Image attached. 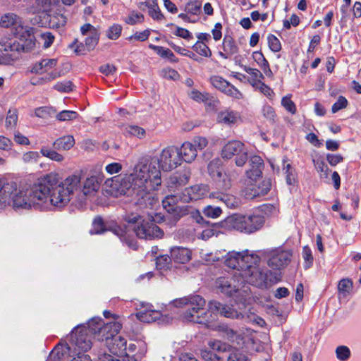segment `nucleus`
<instances>
[{
    "mask_svg": "<svg viewBox=\"0 0 361 361\" xmlns=\"http://www.w3.org/2000/svg\"><path fill=\"white\" fill-rule=\"evenodd\" d=\"M290 259V252L283 250H275L272 252L268 260V265L274 269L280 270L288 264Z\"/></svg>",
    "mask_w": 361,
    "mask_h": 361,
    "instance_id": "nucleus-19",
    "label": "nucleus"
},
{
    "mask_svg": "<svg viewBox=\"0 0 361 361\" xmlns=\"http://www.w3.org/2000/svg\"><path fill=\"white\" fill-rule=\"evenodd\" d=\"M129 176L132 197L136 200V204L145 206L151 204V191L157 190L161 183V172L156 164L147 159H142Z\"/></svg>",
    "mask_w": 361,
    "mask_h": 361,
    "instance_id": "nucleus-3",
    "label": "nucleus"
},
{
    "mask_svg": "<svg viewBox=\"0 0 361 361\" xmlns=\"http://www.w3.org/2000/svg\"><path fill=\"white\" fill-rule=\"evenodd\" d=\"M260 258L255 254H248V251L243 252H229L226 255L224 263L233 269H238L243 273L249 264L259 263Z\"/></svg>",
    "mask_w": 361,
    "mask_h": 361,
    "instance_id": "nucleus-11",
    "label": "nucleus"
},
{
    "mask_svg": "<svg viewBox=\"0 0 361 361\" xmlns=\"http://www.w3.org/2000/svg\"><path fill=\"white\" fill-rule=\"evenodd\" d=\"M149 218L140 221V224L135 225L133 231L137 238L145 240H153L155 238H161L164 236L162 230H157V234L148 233Z\"/></svg>",
    "mask_w": 361,
    "mask_h": 361,
    "instance_id": "nucleus-22",
    "label": "nucleus"
},
{
    "mask_svg": "<svg viewBox=\"0 0 361 361\" xmlns=\"http://www.w3.org/2000/svg\"><path fill=\"white\" fill-rule=\"evenodd\" d=\"M286 175V182L289 185H293L296 183V173L295 170L292 167L290 164H287L284 167Z\"/></svg>",
    "mask_w": 361,
    "mask_h": 361,
    "instance_id": "nucleus-45",
    "label": "nucleus"
},
{
    "mask_svg": "<svg viewBox=\"0 0 361 361\" xmlns=\"http://www.w3.org/2000/svg\"><path fill=\"white\" fill-rule=\"evenodd\" d=\"M18 121V111L16 109H11L8 110L6 118V128H13Z\"/></svg>",
    "mask_w": 361,
    "mask_h": 361,
    "instance_id": "nucleus-49",
    "label": "nucleus"
},
{
    "mask_svg": "<svg viewBox=\"0 0 361 361\" xmlns=\"http://www.w3.org/2000/svg\"><path fill=\"white\" fill-rule=\"evenodd\" d=\"M291 95H286L281 99V105L286 109L287 111L291 114H295L297 111V108L295 103L291 100Z\"/></svg>",
    "mask_w": 361,
    "mask_h": 361,
    "instance_id": "nucleus-51",
    "label": "nucleus"
},
{
    "mask_svg": "<svg viewBox=\"0 0 361 361\" xmlns=\"http://www.w3.org/2000/svg\"><path fill=\"white\" fill-rule=\"evenodd\" d=\"M258 264H249L243 273H241L248 283L259 288H267L269 284L275 283L279 280L276 272L261 269Z\"/></svg>",
    "mask_w": 361,
    "mask_h": 361,
    "instance_id": "nucleus-7",
    "label": "nucleus"
},
{
    "mask_svg": "<svg viewBox=\"0 0 361 361\" xmlns=\"http://www.w3.org/2000/svg\"><path fill=\"white\" fill-rule=\"evenodd\" d=\"M192 49L204 57H210L212 56V51L209 47L204 42L197 41L193 46Z\"/></svg>",
    "mask_w": 361,
    "mask_h": 361,
    "instance_id": "nucleus-42",
    "label": "nucleus"
},
{
    "mask_svg": "<svg viewBox=\"0 0 361 361\" xmlns=\"http://www.w3.org/2000/svg\"><path fill=\"white\" fill-rule=\"evenodd\" d=\"M148 47L150 49L154 50L160 57L167 59L171 63L178 62V59L171 49L152 44H149Z\"/></svg>",
    "mask_w": 361,
    "mask_h": 361,
    "instance_id": "nucleus-32",
    "label": "nucleus"
},
{
    "mask_svg": "<svg viewBox=\"0 0 361 361\" xmlns=\"http://www.w3.org/2000/svg\"><path fill=\"white\" fill-rule=\"evenodd\" d=\"M207 186L204 185H195L189 188H185L183 193V202L197 201L204 198L207 195Z\"/></svg>",
    "mask_w": 361,
    "mask_h": 361,
    "instance_id": "nucleus-23",
    "label": "nucleus"
},
{
    "mask_svg": "<svg viewBox=\"0 0 361 361\" xmlns=\"http://www.w3.org/2000/svg\"><path fill=\"white\" fill-rule=\"evenodd\" d=\"M302 256L304 259V268L307 269L313 264V255L310 247L308 245L304 246L302 248Z\"/></svg>",
    "mask_w": 361,
    "mask_h": 361,
    "instance_id": "nucleus-44",
    "label": "nucleus"
},
{
    "mask_svg": "<svg viewBox=\"0 0 361 361\" xmlns=\"http://www.w3.org/2000/svg\"><path fill=\"white\" fill-rule=\"evenodd\" d=\"M249 164L250 169L247 171V176L252 180H256L262 174V171L264 168V161L261 157L254 155L250 158Z\"/></svg>",
    "mask_w": 361,
    "mask_h": 361,
    "instance_id": "nucleus-24",
    "label": "nucleus"
},
{
    "mask_svg": "<svg viewBox=\"0 0 361 361\" xmlns=\"http://www.w3.org/2000/svg\"><path fill=\"white\" fill-rule=\"evenodd\" d=\"M209 308L215 310L216 317L218 314L228 318H238L240 314L228 305H223L217 301H211Z\"/></svg>",
    "mask_w": 361,
    "mask_h": 361,
    "instance_id": "nucleus-26",
    "label": "nucleus"
},
{
    "mask_svg": "<svg viewBox=\"0 0 361 361\" xmlns=\"http://www.w3.org/2000/svg\"><path fill=\"white\" fill-rule=\"evenodd\" d=\"M57 64L55 59H44L33 64L31 72L36 74H42L54 68Z\"/></svg>",
    "mask_w": 361,
    "mask_h": 361,
    "instance_id": "nucleus-30",
    "label": "nucleus"
},
{
    "mask_svg": "<svg viewBox=\"0 0 361 361\" xmlns=\"http://www.w3.org/2000/svg\"><path fill=\"white\" fill-rule=\"evenodd\" d=\"M228 361H248V359L244 353L236 350L230 354Z\"/></svg>",
    "mask_w": 361,
    "mask_h": 361,
    "instance_id": "nucleus-63",
    "label": "nucleus"
},
{
    "mask_svg": "<svg viewBox=\"0 0 361 361\" xmlns=\"http://www.w3.org/2000/svg\"><path fill=\"white\" fill-rule=\"evenodd\" d=\"M212 85L228 96L235 99H241L243 94L233 85L219 75H213L210 78Z\"/></svg>",
    "mask_w": 361,
    "mask_h": 361,
    "instance_id": "nucleus-16",
    "label": "nucleus"
},
{
    "mask_svg": "<svg viewBox=\"0 0 361 361\" xmlns=\"http://www.w3.org/2000/svg\"><path fill=\"white\" fill-rule=\"evenodd\" d=\"M31 201L27 189L25 190H18L16 188L11 195L8 206H12L15 210L21 209H29L33 208Z\"/></svg>",
    "mask_w": 361,
    "mask_h": 361,
    "instance_id": "nucleus-17",
    "label": "nucleus"
},
{
    "mask_svg": "<svg viewBox=\"0 0 361 361\" xmlns=\"http://www.w3.org/2000/svg\"><path fill=\"white\" fill-rule=\"evenodd\" d=\"M19 17L14 13H6L1 18L0 25L13 27L16 39L0 42V64H8L18 58L19 54L28 52L35 47L34 28L19 23Z\"/></svg>",
    "mask_w": 361,
    "mask_h": 361,
    "instance_id": "nucleus-2",
    "label": "nucleus"
},
{
    "mask_svg": "<svg viewBox=\"0 0 361 361\" xmlns=\"http://www.w3.org/2000/svg\"><path fill=\"white\" fill-rule=\"evenodd\" d=\"M207 171L219 188L226 190L231 188V180L225 172L223 162L219 158L214 159L209 163Z\"/></svg>",
    "mask_w": 361,
    "mask_h": 361,
    "instance_id": "nucleus-12",
    "label": "nucleus"
},
{
    "mask_svg": "<svg viewBox=\"0 0 361 361\" xmlns=\"http://www.w3.org/2000/svg\"><path fill=\"white\" fill-rule=\"evenodd\" d=\"M268 45L273 52H279L281 49V44L279 39L273 34L267 37Z\"/></svg>",
    "mask_w": 361,
    "mask_h": 361,
    "instance_id": "nucleus-52",
    "label": "nucleus"
},
{
    "mask_svg": "<svg viewBox=\"0 0 361 361\" xmlns=\"http://www.w3.org/2000/svg\"><path fill=\"white\" fill-rule=\"evenodd\" d=\"M240 118V114L234 110L226 109L217 113L216 121L219 123L231 126Z\"/></svg>",
    "mask_w": 361,
    "mask_h": 361,
    "instance_id": "nucleus-25",
    "label": "nucleus"
},
{
    "mask_svg": "<svg viewBox=\"0 0 361 361\" xmlns=\"http://www.w3.org/2000/svg\"><path fill=\"white\" fill-rule=\"evenodd\" d=\"M109 186L116 195L132 196V185L129 175L114 176L111 178Z\"/></svg>",
    "mask_w": 361,
    "mask_h": 361,
    "instance_id": "nucleus-18",
    "label": "nucleus"
},
{
    "mask_svg": "<svg viewBox=\"0 0 361 361\" xmlns=\"http://www.w3.org/2000/svg\"><path fill=\"white\" fill-rule=\"evenodd\" d=\"M216 287L223 293L231 295L233 292L236 291V288L232 285L231 280L226 277H219L216 281Z\"/></svg>",
    "mask_w": 361,
    "mask_h": 361,
    "instance_id": "nucleus-34",
    "label": "nucleus"
},
{
    "mask_svg": "<svg viewBox=\"0 0 361 361\" xmlns=\"http://www.w3.org/2000/svg\"><path fill=\"white\" fill-rule=\"evenodd\" d=\"M80 180L81 178L79 175L74 174L67 177L59 183L56 178L53 201L59 205V208L66 206L70 202L74 192L80 188Z\"/></svg>",
    "mask_w": 361,
    "mask_h": 361,
    "instance_id": "nucleus-8",
    "label": "nucleus"
},
{
    "mask_svg": "<svg viewBox=\"0 0 361 361\" xmlns=\"http://www.w3.org/2000/svg\"><path fill=\"white\" fill-rule=\"evenodd\" d=\"M271 180L270 178H264L254 188V197L264 196L271 190Z\"/></svg>",
    "mask_w": 361,
    "mask_h": 361,
    "instance_id": "nucleus-37",
    "label": "nucleus"
},
{
    "mask_svg": "<svg viewBox=\"0 0 361 361\" xmlns=\"http://www.w3.org/2000/svg\"><path fill=\"white\" fill-rule=\"evenodd\" d=\"M183 193L169 195L162 200L164 209L170 214L173 215L175 221H178L181 216V208L177 204L178 201L183 202Z\"/></svg>",
    "mask_w": 361,
    "mask_h": 361,
    "instance_id": "nucleus-15",
    "label": "nucleus"
},
{
    "mask_svg": "<svg viewBox=\"0 0 361 361\" xmlns=\"http://www.w3.org/2000/svg\"><path fill=\"white\" fill-rule=\"evenodd\" d=\"M170 254L171 259L180 264L187 263L191 258L190 250L183 247H172Z\"/></svg>",
    "mask_w": 361,
    "mask_h": 361,
    "instance_id": "nucleus-29",
    "label": "nucleus"
},
{
    "mask_svg": "<svg viewBox=\"0 0 361 361\" xmlns=\"http://www.w3.org/2000/svg\"><path fill=\"white\" fill-rule=\"evenodd\" d=\"M78 114L74 111L63 110L56 115V118L61 121H71L75 119Z\"/></svg>",
    "mask_w": 361,
    "mask_h": 361,
    "instance_id": "nucleus-55",
    "label": "nucleus"
},
{
    "mask_svg": "<svg viewBox=\"0 0 361 361\" xmlns=\"http://www.w3.org/2000/svg\"><path fill=\"white\" fill-rule=\"evenodd\" d=\"M196 221L197 224H201L202 226H212V229H205L203 231L202 234L204 236L210 237L215 234V228L219 227L218 224L210 223L209 221L205 220L203 216L200 214H198L196 218Z\"/></svg>",
    "mask_w": 361,
    "mask_h": 361,
    "instance_id": "nucleus-40",
    "label": "nucleus"
},
{
    "mask_svg": "<svg viewBox=\"0 0 361 361\" xmlns=\"http://www.w3.org/2000/svg\"><path fill=\"white\" fill-rule=\"evenodd\" d=\"M108 231H112L115 235L118 236L122 241H124L126 243V227L123 228L120 226L115 225L112 227H109Z\"/></svg>",
    "mask_w": 361,
    "mask_h": 361,
    "instance_id": "nucleus-59",
    "label": "nucleus"
},
{
    "mask_svg": "<svg viewBox=\"0 0 361 361\" xmlns=\"http://www.w3.org/2000/svg\"><path fill=\"white\" fill-rule=\"evenodd\" d=\"M114 328L111 329L109 334H106L103 338H98V344H96V347H99V349H104L106 347L109 352L114 355L118 357H129L127 353V341L125 338L117 335L118 332H114Z\"/></svg>",
    "mask_w": 361,
    "mask_h": 361,
    "instance_id": "nucleus-9",
    "label": "nucleus"
},
{
    "mask_svg": "<svg viewBox=\"0 0 361 361\" xmlns=\"http://www.w3.org/2000/svg\"><path fill=\"white\" fill-rule=\"evenodd\" d=\"M104 180V175L100 171H94L84 182L82 191L85 195L97 192Z\"/></svg>",
    "mask_w": 361,
    "mask_h": 361,
    "instance_id": "nucleus-20",
    "label": "nucleus"
},
{
    "mask_svg": "<svg viewBox=\"0 0 361 361\" xmlns=\"http://www.w3.org/2000/svg\"><path fill=\"white\" fill-rule=\"evenodd\" d=\"M159 166H157L164 171H170L181 164V158L178 155V147L169 146L161 151L157 159Z\"/></svg>",
    "mask_w": 361,
    "mask_h": 361,
    "instance_id": "nucleus-13",
    "label": "nucleus"
},
{
    "mask_svg": "<svg viewBox=\"0 0 361 361\" xmlns=\"http://www.w3.org/2000/svg\"><path fill=\"white\" fill-rule=\"evenodd\" d=\"M137 318L142 322L150 323L155 321L159 316V312L155 310H147L139 311L136 314Z\"/></svg>",
    "mask_w": 361,
    "mask_h": 361,
    "instance_id": "nucleus-36",
    "label": "nucleus"
},
{
    "mask_svg": "<svg viewBox=\"0 0 361 361\" xmlns=\"http://www.w3.org/2000/svg\"><path fill=\"white\" fill-rule=\"evenodd\" d=\"M223 50L224 51L219 52V55L225 59H228L231 56L238 52V47L232 37L229 35L224 37L223 40Z\"/></svg>",
    "mask_w": 361,
    "mask_h": 361,
    "instance_id": "nucleus-28",
    "label": "nucleus"
},
{
    "mask_svg": "<svg viewBox=\"0 0 361 361\" xmlns=\"http://www.w3.org/2000/svg\"><path fill=\"white\" fill-rule=\"evenodd\" d=\"M164 220V216H161L159 214H156V219L153 216L149 217V228L148 233L150 234L154 233L157 234L158 231L157 230H161L155 223H160Z\"/></svg>",
    "mask_w": 361,
    "mask_h": 361,
    "instance_id": "nucleus-50",
    "label": "nucleus"
},
{
    "mask_svg": "<svg viewBox=\"0 0 361 361\" xmlns=\"http://www.w3.org/2000/svg\"><path fill=\"white\" fill-rule=\"evenodd\" d=\"M144 219L142 216L137 214H127L125 217V221L128 224V227L133 230L135 225L140 224V221Z\"/></svg>",
    "mask_w": 361,
    "mask_h": 361,
    "instance_id": "nucleus-56",
    "label": "nucleus"
},
{
    "mask_svg": "<svg viewBox=\"0 0 361 361\" xmlns=\"http://www.w3.org/2000/svg\"><path fill=\"white\" fill-rule=\"evenodd\" d=\"M210 198L217 199L222 202L228 208H235L238 206V202L236 198L230 194L224 192H212L209 195Z\"/></svg>",
    "mask_w": 361,
    "mask_h": 361,
    "instance_id": "nucleus-31",
    "label": "nucleus"
},
{
    "mask_svg": "<svg viewBox=\"0 0 361 361\" xmlns=\"http://www.w3.org/2000/svg\"><path fill=\"white\" fill-rule=\"evenodd\" d=\"M202 2L198 0L190 1L185 5V11L188 13L198 15L201 12Z\"/></svg>",
    "mask_w": 361,
    "mask_h": 361,
    "instance_id": "nucleus-47",
    "label": "nucleus"
},
{
    "mask_svg": "<svg viewBox=\"0 0 361 361\" xmlns=\"http://www.w3.org/2000/svg\"><path fill=\"white\" fill-rule=\"evenodd\" d=\"M221 212L222 211L219 207H214L212 206H207L203 209V214H204V216L213 219L219 217L221 215Z\"/></svg>",
    "mask_w": 361,
    "mask_h": 361,
    "instance_id": "nucleus-58",
    "label": "nucleus"
},
{
    "mask_svg": "<svg viewBox=\"0 0 361 361\" xmlns=\"http://www.w3.org/2000/svg\"><path fill=\"white\" fill-rule=\"evenodd\" d=\"M150 35V31L149 30H145L142 32H136L133 35L128 37L127 38L128 40H132L133 39L140 41L144 42L146 41Z\"/></svg>",
    "mask_w": 361,
    "mask_h": 361,
    "instance_id": "nucleus-61",
    "label": "nucleus"
},
{
    "mask_svg": "<svg viewBox=\"0 0 361 361\" xmlns=\"http://www.w3.org/2000/svg\"><path fill=\"white\" fill-rule=\"evenodd\" d=\"M178 155L181 158V161L187 163L192 162L197 155V148L190 142H185L180 148H178Z\"/></svg>",
    "mask_w": 361,
    "mask_h": 361,
    "instance_id": "nucleus-27",
    "label": "nucleus"
},
{
    "mask_svg": "<svg viewBox=\"0 0 361 361\" xmlns=\"http://www.w3.org/2000/svg\"><path fill=\"white\" fill-rule=\"evenodd\" d=\"M56 183V176L52 173L47 174L38 178L37 181L28 188V192L32 207L35 209L49 210L52 207L59 205L54 202V190Z\"/></svg>",
    "mask_w": 361,
    "mask_h": 361,
    "instance_id": "nucleus-4",
    "label": "nucleus"
},
{
    "mask_svg": "<svg viewBox=\"0 0 361 361\" xmlns=\"http://www.w3.org/2000/svg\"><path fill=\"white\" fill-rule=\"evenodd\" d=\"M122 26L119 24H114L106 31V36L109 39L112 40L117 39L121 35Z\"/></svg>",
    "mask_w": 361,
    "mask_h": 361,
    "instance_id": "nucleus-48",
    "label": "nucleus"
},
{
    "mask_svg": "<svg viewBox=\"0 0 361 361\" xmlns=\"http://www.w3.org/2000/svg\"><path fill=\"white\" fill-rule=\"evenodd\" d=\"M109 230L104 219L100 216H96L92 221V228L90 231L91 235H100Z\"/></svg>",
    "mask_w": 361,
    "mask_h": 361,
    "instance_id": "nucleus-35",
    "label": "nucleus"
},
{
    "mask_svg": "<svg viewBox=\"0 0 361 361\" xmlns=\"http://www.w3.org/2000/svg\"><path fill=\"white\" fill-rule=\"evenodd\" d=\"M99 34L98 31H93L91 35L86 37L85 40L87 51H90L94 49L98 44Z\"/></svg>",
    "mask_w": 361,
    "mask_h": 361,
    "instance_id": "nucleus-43",
    "label": "nucleus"
},
{
    "mask_svg": "<svg viewBox=\"0 0 361 361\" xmlns=\"http://www.w3.org/2000/svg\"><path fill=\"white\" fill-rule=\"evenodd\" d=\"M86 328L88 329L89 334L91 336L92 334H98L99 338L104 337L105 334H109L112 328H114L113 333L118 332L121 329L122 325L120 322L116 321L105 324L102 319L94 317L88 322Z\"/></svg>",
    "mask_w": 361,
    "mask_h": 361,
    "instance_id": "nucleus-14",
    "label": "nucleus"
},
{
    "mask_svg": "<svg viewBox=\"0 0 361 361\" xmlns=\"http://www.w3.org/2000/svg\"><path fill=\"white\" fill-rule=\"evenodd\" d=\"M144 20V16L140 13L133 12L126 20V23L129 25H135Z\"/></svg>",
    "mask_w": 361,
    "mask_h": 361,
    "instance_id": "nucleus-62",
    "label": "nucleus"
},
{
    "mask_svg": "<svg viewBox=\"0 0 361 361\" xmlns=\"http://www.w3.org/2000/svg\"><path fill=\"white\" fill-rule=\"evenodd\" d=\"M75 145V139L72 135H66L56 139L53 147L58 150H69Z\"/></svg>",
    "mask_w": 361,
    "mask_h": 361,
    "instance_id": "nucleus-33",
    "label": "nucleus"
},
{
    "mask_svg": "<svg viewBox=\"0 0 361 361\" xmlns=\"http://www.w3.org/2000/svg\"><path fill=\"white\" fill-rule=\"evenodd\" d=\"M16 189V183L6 178H0V208H5L9 204L11 195Z\"/></svg>",
    "mask_w": 361,
    "mask_h": 361,
    "instance_id": "nucleus-21",
    "label": "nucleus"
},
{
    "mask_svg": "<svg viewBox=\"0 0 361 361\" xmlns=\"http://www.w3.org/2000/svg\"><path fill=\"white\" fill-rule=\"evenodd\" d=\"M348 102L343 96H339L338 100L332 105L331 111L333 113H336L341 109L347 107Z\"/></svg>",
    "mask_w": 361,
    "mask_h": 361,
    "instance_id": "nucleus-60",
    "label": "nucleus"
},
{
    "mask_svg": "<svg viewBox=\"0 0 361 361\" xmlns=\"http://www.w3.org/2000/svg\"><path fill=\"white\" fill-rule=\"evenodd\" d=\"M336 354L340 361H347L350 357V350L345 345H340L336 348Z\"/></svg>",
    "mask_w": 361,
    "mask_h": 361,
    "instance_id": "nucleus-54",
    "label": "nucleus"
},
{
    "mask_svg": "<svg viewBox=\"0 0 361 361\" xmlns=\"http://www.w3.org/2000/svg\"><path fill=\"white\" fill-rule=\"evenodd\" d=\"M96 344L98 341H92L86 326H78L72 330L68 343L56 345L54 351L61 361H118L106 350L99 349Z\"/></svg>",
    "mask_w": 361,
    "mask_h": 361,
    "instance_id": "nucleus-1",
    "label": "nucleus"
},
{
    "mask_svg": "<svg viewBox=\"0 0 361 361\" xmlns=\"http://www.w3.org/2000/svg\"><path fill=\"white\" fill-rule=\"evenodd\" d=\"M242 67L246 73L252 76L253 80V83H252V85L253 86L257 85V83L259 84L262 82L261 80L264 79V75L258 69L247 67L246 66H243Z\"/></svg>",
    "mask_w": 361,
    "mask_h": 361,
    "instance_id": "nucleus-41",
    "label": "nucleus"
},
{
    "mask_svg": "<svg viewBox=\"0 0 361 361\" xmlns=\"http://www.w3.org/2000/svg\"><path fill=\"white\" fill-rule=\"evenodd\" d=\"M221 154L226 159L235 157V164L239 167L243 166L248 160L247 149L244 143L239 140L228 142L223 147Z\"/></svg>",
    "mask_w": 361,
    "mask_h": 361,
    "instance_id": "nucleus-10",
    "label": "nucleus"
},
{
    "mask_svg": "<svg viewBox=\"0 0 361 361\" xmlns=\"http://www.w3.org/2000/svg\"><path fill=\"white\" fill-rule=\"evenodd\" d=\"M353 287V283L350 279H343L338 284V291L339 297L345 298L350 294Z\"/></svg>",
    "mask_w": 361,
    "mask_h": 361,
    "instance_id": "nucleus-38",
    "label": "nucleus"
},
{
    "mask_svg": "<svg viewBox=\"0 0 361 361\" xmlns=\"http://www.w3.org/2000/svg\"><path fill=\"white\" fill-rule=\"evenodd\" d=\"M73 84L70 80H65L63 82H58L54 86V89L60 92L68 93L73 91Z\"/></svg>",
    "mask_w": 361,
    "mask_h": 361,
    "instance_id": "nucleus-53",
    "label": "nucleus"
},
{
    "mask_svg": "<svg viewBox=\"0 0 361 361\" xmlns=\"http://www.w3.org/2000/svg\"><path fill=\"white\" fill-rule=\"evenodd\" d=\"M186 300L185 305L187 307L183 314L185 321L207 324L216 319L215 310L210 309L209 305H208V310H205L206 301L200 295H193Z\"/></svg>",
    "mask_w": 361,
    "mask_h": 361,
    "instance_id": "nucleus-6",
    "label": "nucleus"
},
{
    "mask_svg": "<svg viewBox=\"0 0 361 361\" xmlns=\"http://www.w3.org/2000/svg\"><path fill=\"white\" fill-rule=\"evenodd\" d=\"M40 153L43 157H47L49 159L56 162H62L64 159V157L62 154L46 146H42L41 147Z\"/></svg>",
    "mask_w": 361,
    "mask_h": 361,
    "instance_id": "nucleus-39",
    "label": "nucleus"
},
{
    "mask_svg": "<svg viewBox=\"0 0 361 361\" xmlns=\"http://www.w3.org/2000/svg\"><path fill=\"white\" fill-rule=\"evenodd\" d=\"M189 180V177L185 175L173 176L170 178V184L174 185L175 187L185 185Z\"/></svg>",
    "mask_w": 361,
    "mask_h": 361,
    "instance_id": "nucleus-57",
    "label": "nucleus"
},
{
    "mask_svg": "<svg viewBox=\"0 0 361 361\" xmlns=\"http://www.w3.org/2000/svg\"><path fill=\"white\" fill-rule=\"evenodd\" d=\"M264 223L265 218L259 213L250 215L233 214L221 221L220 226L228 231L235 230L250 234L261 229Z\"/></svg>",
    "mask_w": 361,
    "mask_h": 361,
    "instance_id": "nucleus-5",
    "label": "nucleus"
},
{
    "mask_svg": "<svg viewBox=\"0 0 361 361\" xmlns=\"http://www.w3.org/2000/svg\"><path fill=\"white\" fill-rule=\"evenodd\" d=\"M201 357L205 361H219L220 357L212 351L204 349L201 350Z\"/></svg>",
    "mask_w": 361,
    "mask_h": 361,
    "instance_id": "nucleus-64",
    "label": "nucleus"
},
{
    "mask_svg": "<svg viewBox=\"0 0 361 361\" xmlns=\"http://www.w3.org/2000/svg\"><path fill=\"white\" fill-rule=\"evenodd\" d=\"M126 133L132 136H135L139 139H142L146 135L145 130L135 125L128 126L126 128Z\"/></svg>",
    "mask_w": 361,
    "mask_h": 361,
    "instance_id": "nucleus-46",
    "label": "nucleus"
}]
</instances>
